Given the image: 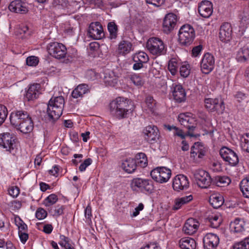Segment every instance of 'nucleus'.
I'll return each instance as SVG.
<instances>
[{
    "mask_svg": "<svg viewBox=\"0 0 249 249\" xmlns=\"http://www.w3.org/2000/svg\"><path fill=\"white\" fill-rule=\"evenodd\" d=\"M137 166L145 167L147 165V160L146 155L143 153H139L136 154L135 159Z\"/></svg>",
    "mask_w": 249,
    "mask_h": 249,
    "instance_id": "39",
    "label": "nucleus"
},
{
    "mask_svg": "<svg viewBox=\"0 0 249 249\" xmlns=\"http://www.w3.org/2000/svg\"><path fill=\"white\" fill-rule=\"evenodd\" d=\"M203 49L202 45H199L194 47L192 50V56L193 57H197L200 54Z\"/></svg>",
    "mask_w": 249,
    "mask_h": 249,
    "instance_id": "57",
    "label": "nucleus"
},
{
    "mask_svg": "<svg viewBox=\"0 0 249 249\" xmlns=\"http://www.w3.org/2000/svg\"><path fill=\"white\" fill-rule=\"evenodd\" d=\"M197 185L202 188H207L212 182V178L208 172L202 169H197L193 172Z\"/></svg>",
    "mask_w": 249,
    "mask_h": 249,
    "instance_id": "6",
    "label": "nucleus"
},
{
    "mask_svg": "<svg viewBox=\"0 0 249 249\" xmlns=\"http://www.w3.org/2000/svg\"><path fill=\"white\" fill-rule=\"evenodd\" d=\"M219 153L224 160L228 162L231 166H235L239 162V159L237 154L227 147L221 148Z\"/></svg>",
    "mask_w": 249,
    "mask_h": 249,
    "instance_id": "13",
    "label": "nucleus"
},
{
    "mask_svg": "<svg viewBox=\"0 0 249 249\" xmlns=\"http://www.w3.org/2000/svg\"><path fill=\"white\" fill-rule=\"evenodd\" d=\"M92 162L90 158L86 159L83 162H82L79 167V169L81 172L84 171L87 167L90 165Z\"/></svg>",
    "mask_w": 249,
    "mask_h": 249,
    "instance_id": "56",
    "label": "nucleus"
},
{
    "mask_svg": "<svg viewBox=\"0 0 249 249\" xmlns=\"http://www.w3.org/2000/svg\"><path fill=\"white\" fill-rule=\"evenodd\" d=\"M8 115V110L6 107L0 104V125L5 121Z\"/></svg>",
    "mask_w": 249,
    "mask_h": 249,
    "instance_id": "51",
    "label": "nucleus"
},
{
    "mask_svg": "<svg viewBox=\"0 0 249 249\" xmlns=\"http://www.w3.org/2000/svg\"><path fill=\"white\" fill-rule=\"evenodd\" d=\"M210 168L213 172H219L221 170L220 164L216 162L212 163Z\"/></svg>",
    "mask_w": 249,
    "mask_h": 249,
    "instance_id": "63",
    "label": "nucleus"
},
{
    "mask_svg": "<svg viewBox=\"0 0 249 249\" xmlns=\"http://www.w3.org/2000/svg\"><path fill=\"white\" fill-rule=\"evenodd\" d=\"M178 63L175 58L171 59L168 63V69L172 75H175L178 71Z\"/></svg>",
    "mask_w": 249,
    "mask_h": 249,
    "instance_id": "48",
    "label": "nucleus"
},
{
    "mask_svg": "<svg viewBox=\"0 0 249 249\" xmlns=\"http://www.w3.org/2000/svg\"><path fill=\"white\" fill-rule=\"evenodd\" d=\"M107 29L109 33V38L115 39L117 37L118 28L114 22H110L107 24Z\"/></svg>",
    "mask_w": 249,
    "mask_h": 249,
    "instance_id": "38",
    "label": "nucleus"
},
{
    "mask_svg": "<svg viewBox=\"0 0 249 249\" xmlns=\"http://www.w3.org/2000/svg\"><path fill=\"white\" fill-rule=\"evenodd\" d=\"M145 102L147 108L150 112L154 113L155 110L156 103L153 97L150 95L147 96L145 98Z\"/></svg>",
    "mask_w": 249,
    "mask_h": 249,
    "instance_id": "47",
    "label": "nucleus"
},
{
    "mask_svg": "<svg viewBox=\"0 0 249 249\" xmlns=\"http://www.w3.org/2000/svg\"><path fill=\"white\" fill-rule=\"evenodd\" d=\"M60 239L61 240L59 244L65 248V249H67V248H70V246H71V241L70 238L67 237H66L64 235H60Z\"/></svg>",
    "mask_w": 249,
    "mask_h": 249,
    "instance_id": "53",
    "label": "nucleus"
},
{
    "mask_svg": "<svg viewBox=\"0 0 249 249\" xmlns=\"http://www.w3.org/2000/svg\"><path fill=\"white\" fill-rule=\"evenodd\" d=\"M143 134L144 139L151 143H155L160 137L158 127L153 125L146 126L143 129Z\"/></svg>",
    "mask_w": 249,
    "mask_h": 249,
    "instance_id": "14",
    "label": "nucleus"
},
{
    "mask_svg": "<svg viewBox=\"0 0 249 249\" xmlns=\"http://www.w3.org/2000/svg\"><path fill=\"white\" fill-rule=\"evenodd\" d=\"M47 215L46 211L43 208H39L37 210L36 213V217L39 219H44Z\"/></svg>",
    "mask_w": 249,
    "mask_h": 249,
    "instance_id": "55",
    "label": "nucleus"
},
{
    "mask_svg": "<svg viewBox=\"0 0 249 249\" xmlns=\"http://www.w3.org/2000/svg\"><path fill=\"white\" fill-rule=\"evenodd\" d=\"M165 1V0H146V2L155 7H160L164 3Z\"/></svg>",
    "mask_w": 249,
    "mask_h": 249,
    "instance_id": "59",
    "label": "nucleus"
},
{
    "mask_svg": "<svg viewBox=\"0 0 249 249\" xmlns=\"http://www.w3.org/2000/svg\"><path fill=\"white\" fill-rule=\"evenodd\" d=\"M172 186L174 190L179 191L187 189L189 186V182L186 176L180 174L174 178Z\"/></svg>",
    "mask_w": 249,
    "mask_h": 249,
    "instance_id": "16",
    "label": "nucleus"
},
{
    "mask_svg": "<svg viewBox=\"0 0 249 249\" xmlns=\"http://www.w3.org/2000/svg\"><path fill=\"white\" fill-rule=\"evenodd\" d=\"M132 49V44L129 41H121L118 46V51L120 53L125 54L129 53Z\"/></svg>",
    "mask_w": 249,
    "mask_h": 249,
    "instance_id": "36",
    "label": "nucleus"
},
{
    "mask_svg": "<svg viewBox=\"0 0 249 249\" xmlns=\"http://www.w3.org/2000/svg\"><path fill=\"white\" fill-rule=\"evenodd\" d=\"M179 72L180 75L183 77H187L190 73V66L188 64H182L180 67Z\"/></svg>",
    "mask_w": 249,
    "mask_h": 249,
    "instance_id": "50",
    "label": "nucleus"
},
{
    "mask_svg": "<svg viewBox=\"0 0 249 249\" xmlns=\"http://www.w3.org/2000/svg\"><path fill=\"white\" fill-rule=\"evenodd\" d=\"M18 236L23 244H25L29 238L28 234L25 232H18Z\"/></svg>",
    "mask_w": 249,
    "mask_h": 249,
    "instance_id": "62",
    "label": "nucleus"
},
{
    "mask_svg": "<svg viewBox=\"0 0 249 249\" xmlns=\"http://www.w3.org/2000/svg\"><path fill=\"white\" fill-rule=\"evenodd\" d=\"M232 28L228 22L224 23L220 27L219 33L220 40L225 43L231 40L232 37Z\"/></svg>",
    "mask_w": 249,
    "mask_h": 249,
    "instance_id": "19",
    "label": "nucleus"
},
{
    "mask_svg": "<svg viewBox=\"0 0 249 249\" xmlns=\"http://www.w3.org/2000/svg\"><path fill=\"white\" fill-rule=\"evenodd\" d=\"M65 207L64 206L57 205L54 208L50 210V213L53 216H59L63 213Z\"/></svg>",
    "mask_w": 249,
    "mask_h": 249,
    "instance_id": "52",
    "label": "nucleus"
},
{
    "mask_svg": "<svg viewBox=\"0 0 249 249\" xmlns=\"http://www.w3.org/2000/svg\"><path fill=\"white\" fill-rule=\"evenodd\" d=\"M88 35L93 39H100L104 36L103 28L99 22H92L89 26Z\"/></svg>",
    "mask_w": 249,
    "mask_h": 249,
    "instance_id": "18",
    "label": "nucleus"
},
{
    "mask_svg": "<svg viewBox=\"0 0 249 249\" xmlns=\"http://www.w3.org/2000/svg\"><path fill=\"white\" fill-rule=\"evenodd\" d=\"M224 202L223 196L219 194H213L209 197V202L214 209L220 207Z\"/></svg>",
    "mask_w": 249,
    "mask_h": 249,
    "instance_id": "32",
    "label": "nucleus"
},
{
    "mask_svg": "<svg viewBox=\"0 0 249 249\" xmlns=\"http://www.w3.org/2000/svg\"><path fill=\"white\" fill-rule=\"evenodd\" d=\"M222 221L221 216L218 214H214L208 217V225L213 228H217L219 227Z\"/></svg>",
    "mask_w": 249,
    "mask_h": 249,
    "instance_id": "35",
    "label": "nucleus"
},
{
    "mask_svg": "<svg viewBox=\"0 0 249 249\" xmlns=\"http://www.w3.org/2000/svg\"><path fill=\"white\" fill-rule=\"evenodd\" d=\"M40 84L36 83L31 85L26 91L25 99L29 101L37 98L40 93Z\"/></svg>",
    "mask_w": 249,
    "mask_h": 249,
    "instance_id": "25",
    "label": "nucleus"
},
{
    "mask_svg": "<svg viewBox=\"0 0 249 249\" xmlns=\"http://www.w3.org/2000/svg\"><path fill=\"white\" fill-rule=\"evenodd\" d=\"M177 21V16L173 13H169L165 16L162 28L164 33L169 34L174 30L176 26Z\"/></svg>",
    "mask_w": 249,
    "mask_h": 249,
    "instance_id": "15",
    "label": "nucleus"
},
{
    "mask_svg": "<svg viewBox=\"0 0 249 249\" xmlns=\"http://www.w3.org/2000/svg\"><path fill=\"white\" fill-rule=\"evenodd\" d=\"M219 242L218 236L213 233H208L203 238L205 249H215Z\"/></svg>",
    "mask_w": 249,
    "mask_h": 249,
    "instance_id": "21",
    "label": "nucleus"
},
{
    "mask_svg": "<svg viewBox=\"0 0 249 249\" xmlns=\"http://www.w3.org/2000/svg\"><path fill=\"white\" fill-rule=\"evenodd\" d=\"M240 187L244 196L249 198V176L242 180Z\"/></svg>",
    "mask_w": 249,
    "mask_h": 249,
    "instance_id": "37",
    "label": "nucleus"
},
{
    "mask_svg": "<svg viewBox=\"0 0 249 249\" xmlns=\"http://www.w3.org/2000/svg\"><path fill=\"white\" fill-rule=\"evenodd\" d=\"M132 187H137L142 192L150 194L154 189L153 181L149 179L136 178L132 180Z\"/></svg>",
    "mask_w": 249,
    "mask_h": 249,
    "instance_id": "8",
    "label": "nucleus"
},
{
    "mask_svg": "<svg viewBox=\"0 0 249 249\" xmlns=\"http://www.w3.org/2000/svg\"><path fill=\"white\" fill-rule=\"evenodd\" d=\"M245 223L243 221L236 219L230 225V230L234 233H240L244 231Z\"/></svg>",
    "mask_w": 249,
    "mask_h": 249,
    "instance_id": "33",
    "label": "nucleus"
},
{
    "mask_svg": "<svg viewBox=\"0 0 249 249\" xmlns=\"http://www.w3.org/2000/svg\"><path fill=\"white\" fill-rule=\"evenodd\" d=\"M236 59L239 62H245L249 60V46L247 45L240 48L236 52Z\"/></svg>",
    "mask_w": 249,
    "mask_h": 249,
    "instance_id": "26",
    "label": "nucleus"
},
{
    "mask_svg": "<svg viewBox=\"0 0 249 249\" xmlns=\"http://www.w3.org/2000/svg\"><path fill=\"white\" fill-rule=\"evenodd\" d=\"M58 200L57 196L55 194H51L47 197L44 200V204L49 207L55 203Z\"/></svg>",
    "mask_w": 249,
    "mask_h": 249,
    "instance_id": "49",
    "label": "nucleus"
},
{
    "mask_svg": "<svg viewBox=\"0 0 249 249\" xmlns=\"http://www.w3.org/2000/svg\"><path fill=\"white\" fill-rule=\"evenodd\" d=\"M10 11L16 13L25 14L28 12V8L27 4L20 0H15L12 1L9 5Z\"/></svg>",
    "mask_w": 249,
    "mask_h": 249,
    "instance_id": "22",
    "label": "nucleus"
},
{
    "mask_svg": "<svg viewBox=\"0 0 249 249\" xmlns=\"http://www.w3.org/2000/svg\"><path fill=\"white\" fill-rule=\"evenodd\" d=\"M239 18L243 24L248 23L249 21V14L248 12L243 11L239 15Z\"/></svg>",
    "mask_w": 249,
    "mask_h": 249,
    "instance_id": "58",
    "label": "nucleus"
},
{
    "mask_svg": "<svg viewBox=\"0 0 249 249\" xmlns=\"http://www.w3.org/2000/svg\"><path fill=\"white\" fill-rule=\"evenodd\" d=\"M0 146L12 152L16 147V139L14 136L9 133L0 134Z\"/></svg>",
    "mask_w": 249,
    "mask_h": 249,
    "instance_id": "12",
    "label": "nucleus"
},
{
    "mask_svg": "<svg viewBox=\"0 0 249 249\" xmlns=\"http://www.w3.org/2000/svg\"><path fill=\"white\" fill-rule=\"evenodd\" d=\"M26 64L29 66H36L38 63V59L37 57L31 56L26 58Z\"/></svg>",
    "mask_w": 249,
    "mask_h": 249,
    "instance_id": "54",
    "label": "nucleus"
},
{
    "mask_svg": "<svg viewBox=\"0 0 249 249\" xmlns=\"http://www.w3.org/2000/svg\"><path fill=\"white\" fill-rule=\"evenodd\" d=\"M128 77L131 82L138 87H142L144 83L142 78L138 74L134 73L129 75Z\"/></svg>",
    "mask_w": 249,
    "mask_h": 249,
    "instance_id": "42",
    "label": "nucleus"
},
{
    "mask_svg": "<svg viewBox=\"0 0 249 249\" xmlns=\"http://www.w3.org/2000/svg\"><path fill=\"white\" fill-rule=\"evenodd\" d=\"M214 66L215 58L213 55L209 53H205L200 61V69L202 73L209 74L213 70Z\"/></svg>",
    "mask_w": 249,
    "mask_h": 249,
    "instance_id": "11",
    "label": "nucleus"
},
{
    "mask_svg": "<svg viewBox=\"0 0 249 249\" xmlns=\"http://www.w3.org/2000/svg\"><path fill=\"white\" fill-rule=\"evenodd\" d=\"M49 53L56 59L63 58L67 54V49L62 43L53 42L49 43L47 46Z\"/></svg>",
    "mask_w": 249,
    "mask_h": 249,
    "instance_id": "7",
    "label": "nucleus"
},
{
    "mask_svg": "<svg viewBox=\"0 0 249 249\" xmlns=\"http://www.w3.org/2000/svg\"><path fill=\"white\" fill-rule=\"evenodd\" d=\"M178 244L182 249H196V247L195 240L190 237H185L180 239Z\"/></svg>",
    "mask_w": 249,
    "mask_h": 249,
    "instance_id": "29",
    "label": "nucleus"
},
{
    "mask_svg": "<svg viewBox=\"0 0 249 249\" xmlns=\"http://www.w3.org/2000/svg\"><path fill=\"white\" fill-rule=\"evenodd\" d=\"M109 107L110 114L117 119H122L127 117L129 110L127 99L118 97L110 103Z\"/></svg>",
    "mask_w": 249,
    "mask_h": 249,
    "instance_id": "2",
    "label": "nucleus"
},
{
    "mask_svg": "<svg viewBox=\"0 0 249 249\" xmlns=\"http://www.w3.org/2000/svg\"><path fill=\"white\" fill-rule=\"evenodd\" d=\"M198 11L201 17L208 18L212 15L213 12V3L209 0H202L199 4Z\"/></svg>",
    "mask_w": 249,
    "mask_h": 249,
    "instance_id": "20",
    "label": "nucleus"
},
{
    "mask_svg": "<svg viewBox=\"0 0 249 249\" xmlns=\"http://www.w3.org/2000/svg\"><path fill=\"white\" fill-rule=\"evenodd\" d=\"M233 249H249V237L235 243L233 245Z\"/></svg>",
    "mask_w": 249,
    "mask_h": 249,
    "instance_id": "45",
    "label": "nucleus"
},
{
    "mask_svg": "<svg viewBox=\"0 0 249 249\" xmlns=\"http://www.w3.org/2000/svg\"><path fill=\"white\" fill-rule=\"evenodd\" d=\"M204 103L205 107L210 112L222 113L225 109L224 101L220 98H206Z\"/></svg>",
    "mask_w": 249,
    "mask_h": 249,
    "instance_id": "10",
    "label": "nucleus"
},
{
    "mask_svg": "<svg viewBox=\"0 0 249 249\" xmlns=\"http://www.w3.org/2000/svg\"><path fill=\"white\" fill-rule=\"evenodd\" d=\"M172 96L174 99L178 103L184 102L186 99V92L180 84L174 83L171 87Z\"/></svg>",
    "mask_w": 249,
    "mask_h": 249,
    "instance_id": "17",
    "label": "nucleus"
},
{
    "mask_svg": "<svg viewBox=\"0 0 249 249\" xmlns=\"http://www.w3.org/2000/svg\"><path fill=\"white\" fill-rule=\"evenodd\" d=\"M134 62H141L146 63L149 60L148 55L143 52H140L135 54L133 57Z\"/></svg>",
    "mask_w": 249,
    "mask_h": 249,
    "instance_id": "41",
    "label": "nucleus"
},
{
    "mask_svg": "<svg viewBox=\"0 0 249 249\" xmlns=\"http://www.w3.org/2000/svg\"><path fill=\"white\" fill-rule=\"evenodd\" d=\"M104 81L106 85L114 87L118 81L119 76L114 71L111 70H106L104 73Z\"/></svg>",
    "mask_w": 249,
    "mask_h": 249,
    "instance_id": "24",
    "label": "nucleus"
},
{
    "mask_svg": "<svg viewBox=\"0 0 249 249\" xmlns=\"http://www.w3.org/2000/svg\"><path fill=\"white\" fill-rule=\"evenodd\" d=\"M241 146L244 151L249 153V133H246L242 136Z\"/></svg>",
    "mask_w": 249,
    "mask_h": 249,
    "instance_id": "46",
    "label": "nucleus"
},
{
    "mask_svg": "<svg viewBox=\"0 0 249 249\" xmlns=\"http://www.w3.org/2000/svg\"><path fill=\"white\" fill-rule=\"evenodd\" d=\"M137 165L134 159L129 158L123 161L122 163V168L127 173H132L134 172L136 169Z\"/></svg>",
    "mask_w": 249,
    "mask_h": 249,
    "instance_id": "31",
    "label": "nucleus"
},
{
    "mask_svg": "<svg viewBox=\"0 0 249 249\" xmlns=\"http://www.w3.org/2000/svg\"><path fill=\"white\" fill-rule=\"evenodd\" d=\"M8 192L11 196L16 197L19 194V189L17 186H12L9 189Z\"/></svg>",
    "mask_w": 249,
    "mask_h": 249,
    "instance_id": "60",
    "label": "nucleus"
},
{
    "mask_svg": "<svg viewBox=\"0 0 249 249\" xmlns=\"http://www.w3.org/2000/svg\"><path fill=\"white\" fill-rule=\"evenodd\" d=\"M150 175L155 181L160 183L167 182L171 176V170L165 167H158L151 171Z\"/></svg>",
    "mask_w": 249,
    "mask_h": 249,
    "instance_id": "5",
    "label": "nucleus"
},
{
    "mask_svg": "<svg viewBox=\"0 0 249 249\" xmlns=\"http://www.w3.org/2000/svg\"><path fill=\"white\" fill-rule=\"evenodd\" d=\"M214 180L218 186H224L231 182L230 178L227 176H216L215 177Z\"/></svg>",
    "mask_w": 249,
    "mask_h": 249,
    "instance_id": "43",
    "label": "nucleus"
},
{
    "mask_svg": "<svg viewBox=\"0 0 249 249\" xmlns=\"http://www.w3.org/2000/svg\"><path fill=\"white\" fill-rule=\"evenodd\" d=\"M141 249H160V248L157 243H151L146 245L145 247L142 248Z\"/></svg>",
    "mask_w": 249,
    "mask_h": 249,
    "instance_id": "64",
    "label": "nucleus"
},
{
    "mask_svg": "<svg viewBox=\"0 0 249 249\" xmlns=\"http://www.w3.org/2000/svg\"><path fill=\"white\" fill-rule=\"evenodd\" d=\"M10 120L11 124L23 133H30L33 130V122L25 111L18 110L11 113Z\"/></svg>",
    "mask_w": 249,
    "mask_h": 249,
    "instance_id": "1",
    "label": "nucleus"
},
{
    "mask_svg": "<svg viewBox=\"0 0 249 249\" xmlns=\"http://www.w3.org/2000/svg\"><path fill=\"white\" fill-rule=\"evenodd\" d=\"M192 199L193 196L191 195L176 199L174 209L178 210L183 205L187 204L191 200H192Z\"/></svg>",
    "mask_w": 249,
    "mask_h": 249,
    "instance_id": "34",
    "label": "nucleus"
},
{
    "mask_svg": "<svg viewBox=\"0 0 249 249\" xmlns=\"http://www.w3.org/2000/svg\"><path fill=\"white\" fill-rule=\"evenodd\" d=\"M165 128L169 131H173L174 135L178 136L181 139H184L185 135L181 129H179L178 127L170 125H165Z\"/></svg>",
    "mask_w": 249,
    "mask_h": 249,
    "instance_id": "44",
    "label": "nucleus"
},
{
    "mask_svg": "<svg viewBox=\"0 0 249 249\" xmlns=\"http://www.w3.org/2000/svg\"><path fill=\"white\" fill-rule=\"evenodd\" d=\"M90 91L89 86L86 84H81L77 86L72 91L71 96L74 98L82 97L83 95Z\"/></svg>",
    "mask_w": 249,
    "mask_h": 249,
    "instance_id": "28",
    "label": "nucleus"
},
{
    "mask_svg": "<svg viewBox=\"0 0 249 249\" xmlns=\"http://www.w3.org/2000/svg\"><path fill=\"white\" fill-rule=\"evenodd\" d=\"M146 48L153 55L160 56L166 53V49L163 42L158 37H151L146 43Z\"/></svg>",
    "mask_w": 249,
    "mask_h": 249,
    "instance_id": "4",
    "label": "nucleus"
},
{
    "mask_svg": "<svg viewBox=\"0 0 249 249\" xmlns=\"http://www.w3.org/2000/svg\"><path fill=\"white\" fill-rule=\"evenodd\" d=\"M199 226V223L196 219L191 218L187 220L183 228L185 233L192 235L196 233Z\"/></svg>",
    "mask_w": 249,
    "mask_h": 249,
    "instance_id": "23",
    "label": "nucleus"
},
{
    "mask_svg": "<svg viewBox=\"0 0 249 249\" xmlns=\"http://www.w3.org/2000/svg\"><path fill=\"white\" fill-rule=\"evenodd\" d=\"M205 153L206 150L204 147L198 142L195 143L191 147V156L194 158L196 157L200 159L202 158Z\"/></svg>",
    "mask_w": 249,
    "mask_h": 249,
    "instance_id": "27",
    "label": "nucleus"
},
{
    "mask_svg": "<svg viewBox=\"0 0 249 249\" xmlns=\"http://www.w3.org/2000/svg\"><path fill=\"white\" fill-rule=\"evenodd\" d=\"M63 109L61 108L59 113L57 107L48 103L47 112L51 119L55 120L58 119L62 115Z\"/></svg>",
    "mask_w": 249,
    "mask_h": 249,
    "instance_id": "30",
    "label": "nucleus"
},
{
    "mask_svg": "<svg viewBox=\"0 0 249 249\" xmlns=\"http://www.w3.org/2000/svg\"><path fill=\"white\" fill-rule=\"evenodd\" d=\"M48 103L57 107L59 111L61 108H63L64 106V99L62 96L52 97Z\"/></svg>",
    "mask_w": 249,
    "mask_h": 249,
    "instance_id": "40",
    "label": "nucleus"
},
{
    "mask_svg": "<svg viewBox=\"0 0 249 249\" xmlns=\"http://www.w3.org/2000/svg\"><path fill=\"white\" fill-rule=\"evenodd\" d=\"M178 41L182 46H187L192 44L195 37L193 27L189 24L184 25L178 32Z\"/></svg>",
    "mask_w": 249,
    "mask_h": 249,
    "instance_id": "3",
    "label": "nucleus"
},
{
    "mask_svg": "<svg viewBox=\"0 0 249 249\" xmlns=\"http://www.w3.org/2000/svg\"><path fill=\"white\" fill-rule=\"evenodd\" d=\"M234 97L239 103L245 100L247 98L246 94L241 91L237 92Z\"/></svg>",
    "mask_w": 249,
    "mask_h": 249,
    "instance_id": "61",
    "label": "nucleus"
},
{
    "mask_svg": "<svg viewBox=\"0 0 249 249\" xmlns=\"http://www.w3.org/2000/svg\"><path fill=\"white\" fill-rule=\"evenodd\" d=\"M178 120L181 125L188 129V135L194 136L191 132L196 127V119L192 117V114L189 112L181 113L178 116Z\"/></svg>",
    "mask_w": 249,
    "mask_h": 249,
    "instance_id": "9",
    "label": "nucleus"
}]
</instances>
